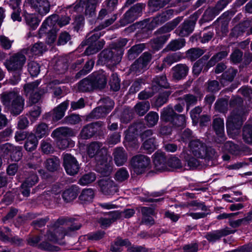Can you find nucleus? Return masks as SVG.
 <instances>
[{
	"label": "nucleus",
	"mask_w": 252,
	"mask_h": 252,
	"mask_svg": "<svg viewBox=\"0 0 252 252\" xmlns=\"http://www.w3.org/2000/svg\"><path fill=\"white\" fill-rule=\"evenodd\" d=\"M0 97L5 109L11 114L18 115L24 109L25 99L17 92H3L0 95Z\"/></svg>",
	"instance_id": "obj_1"
},
{
	"label": "nucleus",
	"mask_w": 252,
	"mask_h": 252,
	"mask_svg": "<svg viewBox=\"0 0 252 252\" xmlns=\"http://www.w3.org/2000/svg\"><path fill=\"white\" fill-rule=\"evenodd\" d=\"M68 220L69 219L66 218L59 219L55 222L54 227L47 232L46 234L47 239L55 243H59L65 236L71 235L72 232L79 229L81 227L80 223H74L67 229L60 226L61 225L65 224Z\"/></svg>",
	"instance_id": "obj_2"
},
{
	"label": "nucleus",
	"mask_w": 252,
	"mask_h": 252,
	"mask_svg": "<svg viewBox=\"0 0 252 252\" xmlns=\"http://www.w3.org/2000/svg\"><path fill=\"white\" fill-rule=\"evenodd\" d=\"M189 147V152L197 158L212 160L216 159L218 157V154L214 149L207 147L205 143L199 139L190 141Z\"/></svg>",
	"instance_id": "obj_3"
},
{
	"label": "nucleus",
	"mask_w": 252,
	"mask_h": 252,
	"mask_svg": "<svg viewBox=\"0 0 252 252\" xmlns=\"http://www.w3.org/2000/svg\"><path fill=\"white\" fill-rule=\"evenodd\" d=\"M181 21L180 18H177L171 22L166 24L164 26L159 28L156 32V34L158 35L156 38L151 41V45L153 48L158 50L170 37V34H163L167 33L173 30L179 23Z\"/></svg>",
	"instance_id": "obj_4"
},
{
	"label": "nucleus",
	"mask_w": 252,
	"mask_h": 252,
	"mask_svg": "<svg viewBox=\"0 0 252 252\" xmlns=\"http://www.w3.org/2000/svg\"><path fill=\"white\" fill-rule=\"evenodd\" d=\"M28 54V48L14 53L5 60L4 65L9 71H21L26 62V56Z\"/></svg>",
	"instance_id": "obj_5"
},
{
	"label": "nucleus",
	"mask_w": 252,
	"mask_h": 252,
	"mask_svg": "<svg viewBox=\"0 0 252 252\" xmlns=\"http://www.w3.org/2000/svg\"><path fill=\"white\" fill-rule=\"evenodd\" d=\"M94 30L95 31L90 32L87 36L86 40L83 41L81 44L82 46L89 45L84 52V54L87 56L97 52L103 48L105 43L103 40L97 41L98 39L102 35L100 32H98L99 30H98V27Z\"/></svg>",
	"instance_id": "obj_6"
},
{
	"label": "nucleus",
	"mask_w": 252,
	"mask_h": 252,
	"mask_svg": "<svg viewBox=\"0 0 252 252\" xmlns=\"http://www.w3.org/2000/svg\"><path fill=\"white\" fill-rule=\"evenodd\" d=\"M247 113V111L242 108H237L233 111L226 122V128L228 134H230L231 133L236 134L239 132L244 117Z\"/></svg>",
	"instance_id": "obj_7"
},
{
	"label": "nucleus",
	"mask_w": 252,
	"mask_h": 252,
	"mask_svg": "<svg viewBox=\"0 0 252 252\" xmlns=\"http://www.w3.org/2000/svg\"><path fill=\"white\" fill-rule=\"evenodd\" d=\"M130 164L131 170L135 173L142 174L150 168L151 159L144 155H137L131 158Z\"/></svg>",
	"instance_id": "obj_8"
},
{
	"label": "nucleus",
	"mask_w": 252,
	"mask_h": 252,
	"mask_svg": "<svg viewBox=\"0 0 252 252\" xmlns=\"http://www.w3.org/2000/svg\"><path fill=\"white\" fill-rule=\"evenodd\" d=\"M114 51L106 49L102 51L99 54L98 63L101 64H107L109 65H114L118 64L121 61L123 54L122 50Z\"/></svg>",
	"instance_id": "obj_9"
},
{
	"label": "nucleus",
	"mask_w": 252,
	"mask_h": 252,
	"mask_svg": "<svg viewBox=\"0 0 252 252\" xmlns=\"http://www.w3.org/2000/svg\"><path fill=\"white\" fill-rule=\"evenodd\" d=\"M152 59L150 53L145 52L131 65L130 71L136 75H139L147 68L148 64Z\"/></svg>",
	"instance_id": "obj_10"
},
{
	"label": "nucleus",
	"mask_w": 252,
	"mask_h": 252,
	"mask_svg": "<svg viewBox=\"0 0 252 252\" xmlns=\"http://www.w3.org/2000/svg\"><path fill=\"white\" fill-rule=\"evenodd\" d=\"M144 7L145 5L143 3H137L133 5L125 13L123 17L121 19V24L125 26L133 22L141 15L142 9Z\"/></svg>",
	"instance_id": "obj_11"
},
{
	"label": "nucleus",
	"mask_w": 252,
	"mask_h": 252,
	"mask_svg": "<svg viewBox=\"0 0 252 252\" xmlns=\"http://www.w3.org/2000/svg\"><path fill=\"white\" fill-rule=\"evenodd\" d=\"M96 158L97 161L96 166V171L103 176H109L112 171V166L110 164L111 157L105 154L101 157L97 156Z\"/></svg>",
	"instance_id": "obj_12"
},
{
	"label": "nucleus",
	"mask_w": 252,
	"mask_h": 252,
	"mask_svg": "<svg viewBox=\"0 0 252 252\" xmlns=\"http://www.w3.org/2000/svg\"><path fill=\"white\" fill-rule=\"evenodd\" d=\"M63 165L68 175L76 174L79 169V165L76 159L70 154L63 155Z\"/></svg>",
	"instance_id": "obj_13"
},
{
	"label": "nucleus",
	"mask_w": 252,
	"mask_h": 252,
	"mask_svg": "<svg viewBox=\"0 0 252 252\" xmlns=\"http://www.w3.org/2000/svg\"><path fill=\"white\" fill-rule=\"evenodd\" d=\"M138 126H131L125 132V145L126 147L132 149H137L139 142L137 139V131L136 128Z\"/></svg>",
	"instance_id": "obj_14"
},
{
	"label": "nucleus",
	"mask_w": 252,
	"mask_h": 252,
	"mask_svg": "<svg viewBox=\"0 0 252 252\" xmlns=\"http://www.w3.org/2000/svg\"><path fill=\"white\" fill-rule=\"evenodd\" d=\"M68 105L69 101H63L55 107L52 111L50 112L47 115L46 119H51L52 123L58 122L64 117Z\"/></svg>",
	"instance_id": "obj_15"
},
{
	"label": "nucleus",
	"mask_w": 252,
	"mask_h": 252,
	"mask_svg": "<svg viewBox=\"0 0 252 252\" xmlns=\"http://www.w3.org/2000/svg\"><path fill=\"white\" fill-rule=\"evenodd\" d=\"M38 181V177L33 171L29 172L24 182L21 186L22 194L28 197L30 194V189L34 186Z\"/></svg>",
	"instance_id": "obj_16"
},
{
	"label": "nucleus",
	"mask_w": 252,
	"mask_h": 252,
	"mask_svg": "<svg viewBox=\"0 0 252 252\" xmlns=\"http://www.w3.org/2000/svg\"><path fill=\"white\" fill-rule=\"evenodd\" d=\"M213 127L217 135L216 139V142L223 143L225 140L224 125L223 120L220 118H216L213 120Z\"/></svg>",
	"instance_id": "obj_17"
},
{
	"label": "nucleus",
	"mask_w": 252,
	"mask_h": 252,
	"mask_svg": "<svg viewBox=\"0 0 252 252\" xmlns=\"http://www.w3.org/2000/svg\"><path fill=\"white\" fill-rule=\"evenodd\" d=\"M31 6L41 15L47 14L50 10V4L47 0H28Z\"/></svg>",
	"instance_id": "obj_18"
},
{
	"label": "nucleus",
	"mask_w": 252,
	"mask_h": 252,
	"mask_svg": "<svg viewBox=\"0 0 252 252\" xmlns=\"http://www.w3.org/2000/svg\"><path fill=\"white\" fill-rule=\"evenodd\" d=\"M99 185L101 191L105 195H113L118 190L115 183L109 178L100 180Z\"/></svg>",
	"instance_id": "obj_19"
},
{
	"label": "nucleus",
	"mask_w": 252,
	"mask_h": 252,
	"mask_svg": "<svg viewBox=\"0 0 252 252\" xmlns=\"http://www.w3.org/2000/svg\"><path fill=\"white\" fill-rule=\"evenodd\" d=\"M90 78H91L94 89H102L106 85V75L104 71H99L97 72H94L90 75Z\"/></svg>",
	"instance_id": "obj_20"
},
{
	"label": "nucleus",
	"mask_w": 252,
	"mask_h": 252,
	"mask_svg": "<svg viewBox=\"0 0 252 252\" xmlns=\"http://www.w3.org/2000/svg\"><path fill=\"white\" fill-rule=\"evenodd\" d=\"M57 19L58 16L56 15H52L44 21L38 32L40 37L43 36L44 34L46 35L48 32L52 31Z\"/></svg>",
	"instance_id": "obj_21"
},
{
	"label": "nucleus",
	"mask_w": 252,
	"mask_h": 252,
	"mask_svg": "<svg viewBox=\"0 0 252 252\" xmlns=\"http://www.w3.org/2000/svg\"><path fill=\"white\" fill-rule=\"evenodd\" d=\"M80 7H85V14L89 17H93L95 14L96 4L92 0H80L75 8L77 10Z\"/></svg>",
	"instance_id": "obj_22"
},
{
	"label": "nucleus",
	"mask_w": 252,
	"mask_h": 252,
	"mask_svg": "<svg viewBox=\"0 0 252 252\" xmlns=\"http://www.w3.org/2000/svg\"><path fill=\"white\" fill-rule=\"evenodd\" d=\"M154 163L156 170L162 172L167 169L165 156L164 153L157 152L154 155Z\"/></svg>",
	"instance_id": "obj_23"
},
{
	"label": "nucleus",
	"mask_w": 252,
	"mask_h": 252,
	"mask_svg": "<svg viewBox=\"0 0 252 252\" xmlns=\"http://www.w3.org/2000/svg\"><path fill=\"white\" fill-rule=\"evenodd\" d=\"M75 132L70 128L62 126L54 129L51 133V137L56 139L72 137L75 135Z\"/></svg>",
	"instance_id": "obj_24"
},
{
	"label": "nucleus",
	"mask_w": 252,
	"mask_h": 252,
	"mask_svg": "<svg viewBox=\"0 0 252 252\" xmlns=\"http://www.w3.org/2000/svg\"><path fill=\"white\" fill-rule=\"evenodd\" d=\"M234 231L230 230L228 228L217 230L207 233L205 238L210 242H214L221 237L233 233Z\"/></svg>",
	"instance_id": "obj_25"
},
{
	"label": "nucleus",
	"mask_w": 252,
	"mask_h": 252,
	"mask_svg": "<svg viewBox=\"0 0 252 252\" xmlns=\"http://www.w3.org/2000/svg\"><path fill=\"white\" fill-rule=\"evenodd\" d=\"M173 13V10L172 9H169L162 12L153 18L150 23L151 26L155 28L162 24L171 18Z\"/></svg>",
	"instance_id": "obj_26"
},
{
	"label": "nucleus",
	"mask_w": 252,
	"mask_h": 252,
	"mask_svg": "<svg viewBox=\"0 0 252 252\" xmlns=\"http://www.w3.org/2000/svg\"><path fill=\"white\" fill-rule=\"evenodd\" d=\"M195 24V22L193 21H185L176 31H179L178 35L179 36H187L193 32Z\"/></svg>",
	"instance_id": "obj_27"
},
{
	"label": "nucleus",
	"mask_w": 252,
	"mask_h": 252,
	"mask_svg": "<svg viewBox=\"0 0 252 252\" xmlns=\"http://www.w3.org/2000/svg\"><path fill=\"white\" fill-rule=\"evenodd\" d=\"M182 58L180 53H175L168 55L163 60V63L160 66H157V69L161 71L165 66L166 64L171 65L174 63L177 62Z\"/></svg>",
	"instance_id": "obj_28"
},
{
	"label": "nucleus",
	"mask_w": 252,
	"mask_h": 252,
	"mask_svg": "<svg viewBox=\"0 0 252 252\" xmlns=\"http://www.w3.org/2000/svg\"><path fill=\"white\" fill-rule=\"evenodd\" d=\"M173 71V77L176 80H181L185 77L188 73L189 67L185 64H178L174 66Z\"/></svg>",
	"instance_id": "obj_29"
},
{
	"label": "nucleus",
	"mask_w": 252,
	"mask_h": 252,
	"mask_svg": "<svg viewBox=\"0 0 252 252\" xmlns=\"http://www.w3.org/2000/svg\"><path fill=\"white\" fill-rule=\"evenodd\" d=\"M181 156L186 162L185 166L188 167V169H195L200 165L199 161L190 155L187 151H184Z\"/></svg>",
	"instance_id": "obj_30"
},
{
	"label": "nucleus",
	"mask_w": 252,
	"mask_h": 252,
	"mask_svg": "<svg viewBox=\"0 0 252 252\" xmlns=\"http://www.w3.org/2000/svg\"><path fill=\"white\" fill-rule=\"evenodd\" d=\"M113 155L115 163L117 166L123 165L127 160V153L122 147L116 148L114 150Z\"/></svg>",
	"instance_id": "obj_31"
},
{
	"label": "nucleus",
	"mask_w": 252,
	"mask_h": 252,
	"mask_svg": "<svg viewBox=\"0 0 252 252\" xmlns=\"http://www.w3.org/2000/svg\"><path fill=\"white\" fill-rule=\"evenodd\" d=\"M177 113L174 111L172 107L168 106L164 107L161 111L160 114V119L165 122H172Z\"/></svg>",
	"instance_id": "obj_32"
},
{
	"label": "nucleus",
	"mask_w": 252,
	"mask_h": 252,
	"mask_svg": "<svg viewBox=\"0 0 252 252\" xmlns=\"http://www.w3.org/2000/svg\"><path fill=\"white\" fill-rule=\"evenodd\" d=\"M169 87L166 77L165 75L157 76L152 81V89L158 92L160 88H167Z\"/></svg>",
	"instance_id": "obj_33"
},
{
	"label": "nucleus",
	"mask_w": 252,
	"mask_h": 252,
	"mask_svg": "<svg viewBox=\"0 0 252 252\" xmlns=\"http://www.w3.org/2000/svg\"><path fill=\"white\" fill-rule=\"evenodd\" d=\"M102 151L105 152V150L102 148V144L98 142H92L87 148V153L90 158L94 157Z\"/></svg>",
	"instance_id": "obj_34"
},
{
	"label": "nucleus",
	"mask_w": 252,
	"mask_h": 252,
	"mask_svg": "<svg viewBox=\"0 0 252 252\" xmlns=\"http://www.w3.org/2000/svg\"><path fill=\"white\" fill-rule=\"evenodd\" d=\"M96 131L94 124H90L84 126L80 132V136L82 139H87L92 137Z\"/></svg>",
	"instance_id": "obj_35"
},
{
	"label": "nucleus",
	"mask_w": 252,
	"mask_h": 252,
	"mask_svg": "<svg viewBox=\"0 0 252 252\" xmlns=\"http://www.w3.org/2000/svg\"><path fill=\"white\" fill-rule=\"evenodd\" d=\"M249 26V23L247 22H244L240 23L234 27L230 32V36L233 37L237 38L243 35Z\"/></svg>",
	"instance_id": "obj_36"
},
{
	"label": "nucleus",
	"mask_w": 252,
	"mask_h": 252,
	"mask_svg": "<svg viewBox=\"0 0 252 252\" xmlns=\"http://www.w3.org/2000/svg\"><path fill=\"white\" fill-rule=\"evenodd\" d=\"M78 89L83 92H90L94 89L91 78H90V75L78 83Z\"/></svg>",
	"instance_id": "obj_37"
},
{
	"label": "nucleus",
	"mask_w": 252,
	"mask_h": 252,
	"mask_svg": "<svg viewBox=\"0 0 252 252\" xmlns=\"http://www.w3.org/2000/svg\"><path fill=\"white\" fill-rule=\"evenodd\" d=\"M29 57H31L33 55H40L44 52L46 50V46L44 44L41 42H37L33 45L32 47L29 49Z\"/></svg>",
	"instance_id": "obj_38"
},
{
	"label": "nucleus",
	"mask_w": 252,
	"mask_h": 252,
	"mask_svg": "<svg viewBox=\"0 0 252 252\" xmlns=\"http://www.w3.org/2000/svg\"><path fill=\"white\" fill-rule=\"evenodd\" d=\"M49 133V129L48 125L45 123H41L36 126L34 135H35L37 138L40 139L47 136Z\"/></svg>",
	"instance_id": "obj_39"
},
{
	"label": "nucleus",
	"mask_w": 252,
	"mask_h": 252,
	"mask_svg": "<svg viewBox=\"0 0 252 252\" xmlns=\"http://www.w3.org/2000/svg\"><path fill=\"white\" fill-rule=\"evenodd\" d=\"M25 20L26 24L32 30H35L39 25L40 20L33 14L26 13L25 14Z\"/></svg>",
	"instance_id": "obj_40"
},
{
	"label": "nucleus",
	"mask_w": 252,
	"mask_h": 252,
	"mask_svg": "<svg viewBox=\"0 0 252 252\" xmlns=\"http://www.w3.org/2000/svg\"><path fill=\"white\" fill-rule=\"evenodd\" d=\"M40 81L38 80L32 83L26 84L24 86V90L26 95H31L34 94L35 92H39L42 90L40 88H38Z\"/></svg>",
	"instance_id": "obj_41"
},
{
	"label": "nucleus",
	"mask_w": 252,
	"mask_h": 252,
	"mask_svg": "<svg viewBox=\"0 0 252 252\" xmlns=\"http://www.w3.org/2000/svg\"><path fill=\"white\" fill-rule=\"evenodd\" d=\"M186 41L183 38H178L171 41L166 46V49L169 51H175L185 46Z\"/></svg>",
	"instance_id": "obj_42"
},
{
	"label": "nucleus",
	"mask_w": 252,
	"mask_h": 252,
	"mask_svg": "<svg viewBox=\"0 0 252 252\" xmlns=\"http://www.w3.org/2000/svg\"><path fill=\"white\" fill-rule=\"evenodd\" d=\"M77 190L73 187L65 190L62 194L63 198L66 202L73 200L77 197Z\"/></svg>",
	"instance_id": "obj_43"
},
{
	"label": "nucleus",
	"mask_w": 252,
	"mask_h": 252,
	"mask_svg": "<svg viewBox=\"0 0 252 252\" xmlns=\"http://www.w3.org/2000/svg\"><path fill=\"white\" fill-rule=\"evenodd\" d=\"M60 166V160L57 157H52L47 159L45 162L46 169L51 172L57 170Z\"/></svg>",
	"instance_id": "obj_44"
},
{
	"label": "nucleus",
	"mask_w": 252,
	"mask_h": 252,
	"mask_svg": "<svg viewBox=\"0 0 252 252\" xmlns=\"http://www.w3.org/2000/svg\"><path fill=\"white\" fill-rule=\"evenodd\" d=\"M38 145V140L35 135H30L25 144V148L27 151L34 150Z\"/></svg>",
	"instance_id": "obj_45"
},
{
	"label": "nucleus",
	"mask_w": 252,
	"mask_h": 252,
	"mask_svg": "<svg viewBox=\"0 0 252 252\" xmlns=\"http://www.w3.org/2000/svg\"><path fill=\"white\" fill-rule=\"evenodd\" d=\"M150 105L149 101L138 102L134 107L135 112L139 116L144 115L150 109Z\"/></svg>",
	"instance_id": "obj_46"
},
{
	"label": "nucleus",
	"mask_w": 252,
	"mask_h": 252,
	"mask_svg": "<svg viewBox=\"0 0 252 252\" xmlns=\"http://www.w3.org/2000/svg\"><path fill=\"white\" fill-rule=\"evenodd\" d=\"M156 142L155 138L149 137L146 140L142 145L143 149L148 153H151L156 149Z\"/></svg>",
	"instance_id": "obj_47"
},
{
	"label": "nucleus",
	"mask_w": 252,
	"mask_h": 252,
	"mask_svg": "<svg viewBox=\"0 0 252 252\" xmlns=\"http://www.w3.org/2000/svg\"><path fill=\"white\" fill-rule=\"evenodd\" d=\"M129 243L127 239L123 240L118 238L111 245V251L112 252H120L122 246L127 245Z\"/></svg>",
	"instance_id": "obj_48"
},
{
	"label": "nucleus",
	"mask_w": 252,
	"mask_h": 252,
	"mask_svg": "<svg viewBox=\"0 0 252 252\" xmlns=\"http://www.w3.org/2000/svg\"><path fill=\"white\" fill-rule=\"evenodd\" d=\"M204 53V51L198 48H191L187 51V56L191 61H195Z\"/></svg>",
	"instance_id": "obj_49"
},
{
	"label": "nucleus",
	"mask_w": 252,
	"mask_h": 252,
	"mask_svg": "<svg viewBox=\"0 0 252 252\" xmlns=\"http://www.w3.org/2000/svg\"><path fill=\"white\" fill-rule=\"evenodd\" d=\"M209 58V57L204 55L202 58L196 61L192 67V72L193 74L198 75L201 72L205 62L207 61Z\"/></svg>",
	"instance_id": "obj_50"
},
{
	"label": "nucleus",
	"mask_w": 252,
	"mask_h": 252,
	"mask_svg": "<svg viewBox=\"0 0 252 252\" xmlns=\"http://www.w3.org/2000/svg\"><path fill=\"white\" fill-rule=\"evenodd\" d=\"M68 68V64L64 58L59 59L54 65V69L59 74L65 72Z\"/></svg>",
	"instance_id": "obj_51"
},
{
	"label": "nucleus",
	"mask_w": 252,
	"mask_h": 252,
	"mask_svg": "<svg viewBox=\"0 0 252 252\" xmlns=\"http://www.w3.org/2000/svg\"><path fill=\"white\" fill-rule=\"evenodd\" d=\"M243 139L248 144H252V125H246L243 127Z\"/></svg>",
	"instance_id": "obj_52"
},
{
	"label": "nucleus",
	"mask_w": 252,
	"mask_h": 252,
	"mask_svg": "<svg viewBox=\"0 0 252 252\" xmlns=\"http://www.w3.org/2000/svg\"><path fill=\"white\" fill-rule=\"evenodd\" d=\"M187 118L184 114H177L171 124L178 127H184L186 126Z\"/></svg>",
	"instance_id": "obj_53"
},
{
	"label": "nucleus",
	"mask_w": 252,
	"mask_h": 252,
	"mask_svg": "<svg viewBox=\"0 0 252 252\" xmlns=\"http://www.w3.org/2000/svg\"><path fill=\"white\" fill-rule=\"evenodd\" d=\"M225 151L233 154L238 155L240 151V147L232 141L226 142L223 146Z\"/></svg>",
	"instance_id": "obj_54"
},
{
	"label": "nucleus",
	"mask_w": 252,
	"mask_h": 252,
	"mask_svg": "<svg viewBox=\"0 0 252 252\" xmlns=\"http://www.w3.org/2000/svg\"><path fill=\"white\" fill-rule=\"evenodd\" d=\"M94 196V192L92 189H87L83 190L79 196L81 201L84 202H91Z\"/></svg>",
	"instance_id": "obj_55"
},
{
	"label": "nucleus",
	"mask_w": 252,
	"mask_h": 252,
	"mask_svg": "<svg viewBox=\"0 0 252 252\" xmlns=\"http://www.w3.org/2000/svg\"><path fill=\"white\" fill-rule=\"evenodd\" d=\"M228 55V52L227 51H221L220 52L215 55L213 56L211 59L209 60L207 63V66L211 67L215 65V64L224 58Z\"/></svg>",
	"instance_id": "obj_56"
},
{
	"label": "nucleus",
	"mask_w": 252,
	"mask_h": 252,
	"mask_svg": "<svg viewBox=\"0 0 252 252\" xmlns=\"http://www.w3.org/2000/svg\"><path fill=\"white\" fill-rule=\"evenodd\" d=\"M129 177L127 170L124 168H120L115 173V179L118 182H123L126 180Z\"/></svg>",
	"instance_id": "obj_57"
},
{
	"label": "nucleus",
	"mask_w": 252,
	"mask_h": 252,
	"mask_svg": "<svg viewBox=\"0 0 252 252\" xmlns=\"http://www.w3.org/2000/svg\"><path fill=\"white\" fill-rule=\"evenodd\" d=\"M170 0H149L148 4L154 10H158L168 3Z\"/></svg>",
	"instance_id": "obj_58"
},
{
	"label": "nucleus",
	"mask_w": 252,
	"mask_h": 252,
	"mask_svg": "<svg viewBox=\"0 0 252 252\" xmlns=\"http://www.w3.org/2000/svg\"><path fill=\"white\" fill-rule=\"evenodd\" d=\"M95 179L96 176L94 173H89L84 175L79 179L78 183L82 186L87 185L94 181Z\"/></svg>",
	"instance_id": "obj_59"
},
{
	"label": "nucleus",
	"mask_w": 252,
	"mask_h": 252,
	"mask_svg": "<svg viewBox=\"0 0 252 252\" xmlns=\"http://www.w3.org/2000/svg\"><path fill=\"white\" fill-rule=\"evenodd\" d=\"M158 119V114L153 111L150 112L145 117V120L149 126H153L156 125Z\"/></svg>",
	"instance_id": "obj_60"
},
{
	"label": "nucleus",
	"mask_w": 252,
	"mask_h": 252,
	"mask_svg": "<svg viewBox=\"0 0 252 252\" xmlns=\"http://www.w3.org/2000/svg\"><path fill=\"white\" fill-rule=\"evenodd\" d=\"M252 220V217L250 215L244 218L237 220H232L230 219L229 224L233 228H236L240 226L242 224L247 223Z\"/></svg>",
	"instance_id": "obj_61"
},
{
	"label": "nucleus",
	"mask_w": 252,
	"mask_h": 252,
	"mask_svg": "<svg viewBox=\"0 0 252 252\" xmlns=\"http://www.w3.org/2000/svg\"><path fill=\"white\" fill-rule=\"evenodd\" d=\"M56 140L57 146L60 149L64 150L74 145L73 142L67 138L58 139Z\"/></svg>",
	"instance_id": "obj_62"
},
{
	"label": "nucleus",
	"mask_w": 252,
	"mask_h": 252,
	"mask_svg": "<svg viewBox=\"0 0 252 252\" xmlns=\"http://www.w3.org/2000/svg\"><path fill=\"white\" fill-rule=\"evenodd\" d=\"M183 99L186 103L187 111H189L190 106L196 104L197 101V96L191 94L184 95Z\"/></svg>",
	"instance_id": "obj_63"
},
{
	"label": "nucleus",
	"mask_w": 252,
	"mask_h": 252,
	"mask_svg": "<svg viewBox=\"0 0 252 252\" xmlns=\"http://www.w3.org/2000/svg\"><path fill=\"white\" fill-rule=\"evenodd\" d=\"M218 14L214 7H209L205 10L203 18L205 21H211Z\"/></svg>",
	"instance_id": "obj_64"
}]
</instances>
